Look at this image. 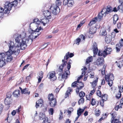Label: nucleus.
<instances>
[{
  "mask_svg": "<svg viewBox=\"0 0 123 123\" xmlns=\"http://www.w3.org/2000/svg\"><path fill=\"white\" fill-rule=\"evenodd\" d=\"M49 18H45L41 20V21L38 19H35L33 20V23L36 25L35 28H33V30H31L32 32H31V34L30 36L31 37L32 36V35H34L35 37L34 38H36L40 34V33L39 32V31L41 30H43V29L41 27L40 25V23H42L44 26L46 24L48 23L49 22Z\"/></svg>",
  "mask_w": 123,
  "mask_h": 123,
  "instance_id": "nucleus-1",
  "label": "nucleus"
},
{
  "mask_svg": "<svg viewBox=\"0 0 123 123\" xmlns=\"http://www.w3.org/2000/svg\"><path fill=\"white\" fill-rule=\"evenodd\" d=\"M106 50L103 51L100 50H98V48L97 45L95 42H94L92 45V49L93 54H110L112 51V49L110 48L106 47Z\"/></svg>",
  "mask_w": 123,
  "mask_h": 123,
  "instance_id": "nucleus-2",
  "label": "nucleus"
},
{
  "mask_svg": "<svg viewBox=\"0 0 123 123\" xmlns=\"http://www.w3.org/2000/svg\"><path fill=\"white\" fill-rule=\"evenodd\" d=\"M17 5V2L15 1H13L12 2L8 1L6 2L4 4V13H9L11 9L12 8L13 6H16Z\"/></svg>",
  "mask_w": 123,
  "mask_h": 123,
  "instance_id": "nucleus-3",
  "label": "nucleus"
},
{
  "mask_svg": "<svg viewBox=\"0 0 123 123\" xmlns=\"http://www.w3.org/2000/svg\"><path fill=\"white\" fill-rule=\"evenodd\" d=\"M19 37H17L15 39L16 44V46L20 47L22 49H24L27 46L26 39H19Z\"/></svg>",
  "mask_w": 123,
  "mask_h": 123,
  "instance_id": "nucleus-4",
  "label": "nucleus"
},
{
  "mask_svg": "<svg viewBox=\"0 0 123 123\" xmlns=\"http://www.w3.org/2000/svg\"><path fill=\"white\" fill-rule=\"evenodd\" d=\"M8 46L9 49V50L6 52V53H9V54H13L15 53L18 54L19 53L20 50L17 49L16 50H14L15 49L14 43V42L10 41L9 43Z\"/></svg>",
  "mask_w": 123,
  "mask_h": 123,
  "instance_id": "nucleus-5",
  "label": "nucleus"
},
{
  "mask_svg": "<svg viewBox=\"0 0 123 123\" xmlns=\"http://www.w3.org/2000/svg\"><path fill=\"white\" fill-rule=\"evenodd\" d=\"M74 55V54H66V55L64 57V59L62 60V62L63 63L59 67V70L60 72H62L63 71V67L65 66L66 65V62L64 61V60H67L69 57H71Z\"/></svg>",
  "mask_w": 123,
  "mask_h": 123,
  "instance_id": "nucleus-6",
  "label": "nucleus"
},
{
  "mask_svg": "<svg viewBox=\"0 0 123 123\" xmlns=\"http://www.w3.org/2000/svg\"><path fill=\"white\" fill-rule=\"evenodd\" d=\"M97 55L98 56L100 57L98 58L96 61V63L98 66H100L102 65L104 62V59L102 56H103L104 57H105L107 54Z\"/></svg>",
  "mask_w": 123,
  "mask_h": 123,
  "instance_id": "nucleus-7",
  "label": "nucleus"
},
{
  "mask_svg": "<svg viewBox=\"0 0 123 123\" xmlns=\"http://www.w3.org/2000/svg\"><path fill=\"white\" fill-rule=\"evenodd\" d=\"M50 11L52 13L55 15L59 12L60 9L56 5L53 4L50 7Z\"/></svg>",
  "mask_w": 123,
  "mask_h": 123,
  "instance_id": "nucleus-8",
  "label": "nucleus"
},
{
  "mask_svg": "<svg viewBox=\"0 0 123 123\" xmlns=\"http://www.w3.org/2000/svg\"><path fill=\"white\" fill-rule=\"evenodd\" d=\"M6 63L5 60V54H0V67H4Z\"/></svg>",
  "mask_w": 123,
  "mask_h": 123,
  "instance_id": "nucleus-9",
  "label": "nucleus"
},
{
  "mask_svg": "<svg viewBox=\"0 0 123 123\" xmlns=\"http://www.w3.org/2000/svg\"><path fill=\"white\" fill-rule=\"evenodd\" d=\"M6 97L5 100V103L6 105H8L12 103V99L11 98V95L10 92L7 93Z\"/></svg>",
  "mask_w": 123,
  "mask_h": 123,
  "instance_id": "nucleus-10",
  "label": "nucleus"
},
{
  "mask_svg": "<svg viewBox=\"0 0 123 123\" xmlns=\"http://www.w3.org/2000/svg\"><path fill=\"white\" fill-rule=\"evenodd\" d=\"M105 9H104L101 11L98 15L97 17L95 18V19L96 20L100 21L102 18L103 16L105 17L106 16V13Z\"/></svg>",
  "mask_w": 123,
  "mask_h": 123,
  "instance_id": "nucleus-11",
  "label": "nucleus"
},
{
  "mask_svg": "<svg viewBox=\"0 0 123 123\" xmlns=\"http://www.w3.org/2000/svg\"><path fill=\"white\" fill-rule=\"evenodd\" d=\"M47 77L49 79H51V80L54 81L56 79L55 72L52 71L49 72L47 74Z\"/></svg>",
  "mask_w": 123,
  "mask_h": 123,
  "instance_id": "nucleus-12",
  "label": "nucleus"
},
{
  "mask_svg": "<svg viewBox=\"0 0 123 123\" xmlns=\"http://www.w3.org/2000/svg\"><path fill=\"white\" fill-rule=\"evenodd\" d=\"M123 92V86H120L119 88V91L118 93H116L115 92L114 93L116 94V97L117 98L119 99L121 96V93Z\"/></svg>",
  "mask_w": 123,
  "mask_h": 123,
  "instance_id": "nucleus-13",
  "label": "nucleus"
},
{
  "mask_svg": "<svg viewBox=\"0 0 123 123\" xmlns=\"http://www.w3.org/2000/svg\"><path fill=\"white\" fill-rule=\"evenodd\" d=\"M123 46V39H121L119 43H118L116 45V49L117 52H119L121 48Z\"/></svg>",
  "mask_w": 123,
  "mask_h": 123,
  "instance_id": "nucleus-14",
  "label": "nucleus"
},
{
  "mask_svg": "<svg viewBox=\"0 0 123 123\" xmlns=\"http://www.w3.org/2000/svg\"><path fill=\"white\" fill-rule=\"evenodd\" d=\"M68 75L66 74L65 71L64 73H62L61 74H59L58 79L59 80H64L65 78H67V75Z\"/></svg>",
  "mask_w": 123,
  "mask_h": 123,
  "instance_id": "nucleus-15",
  "label": "nucleus"
},
{
  "mask_svg": "<svg viewBox=\"0 0 123 123\" xmlns=\"http://www.w3.org/2000/svg\"><path fill=\"white\" fill-rule=\"evenodd\" d=\"M12 54H5V60L7 63L10 62L13 59V57Z\"/></svg>",
  "mask_w": 123,
  "mask_h": 123,
  "instance_id": "nucleus-16",
  "label": "nucleus"
},
{
  "mask_svg": "<svg viewBox=\"0 0 123 123\" xmlns=\"http://www.w3.org/2000/svg\"><path fill=\"white\" fill-rule=\"evenodd\" d=\"M114 79V77L112 74H109L107 75H106L105 77V80L106 81L113 80Z\"/></svg>",
  "mask_w": 123,
  "mask_h": 123,
  "instance_id": "nucleus-17",
  "label": "nucleus"
},
{
  "mask_svg": "<svg viewBox=\"0 0 123 123\" xmlns=\"http://www.w3.org/2000/svg\"><path fill=\"white\" fill-rule=\"evenodd\" d=\"M72 62V60H70L68 62V63L67 65V67L68 70H66V69L65 70V73H66V74L67 75H69L70 74V72L69 71V69L71 67V63Z\"/></svg>",
  "mask_w": 123,
  "mask_h": 123,
  "instance_id": "nucleus-18",
  "label": "nucleus"
},
{
  "mask_svg": "<svg viewBox=\"0 0 123 123\" xmlns=\"http://www.w3.org/2000/svg\"><path fill=\"white\" fill-rule=\"evenodd\" d=\"M43 14L45 17L49 19H50L51 17V13L48 10H46L43 12Z\"/></svg>",
  "mask_w": 123,
  "mask_h": 123,
  "instance_id": "nucleus-19",
  "label": "nucleus"
},
{
  "mask_svg": "<svg viewBox=\"0 0 123 123\" xmlns=\"http://www.w3.org/2000/svg\"><path fill=\"white\" fill-rule=\"evenodd\" d=\"M43 103V100L42 99L38 100L36 102V106L37 108L38 107L42 106Z\"/></svg>",
  "mask_w": 123,
  "mask_h": 123,
  "instance_id": "nucleus-20",
  "label": "nucleus"
},
{
  "mask_svg": "<svg viewBox=\"0 0 123 123\" xmlns=\"http://www.w3.org/2000/svg\"><path fill=\"white\" fill-rule=\"evenodd\" d=\"M57 102L56 99H53L50 101L49 105L51 107H54L56 105Z\"/></svg>",
  "mask_w": 123,
  "mask_h": 123,
  "instance_id": "nucleus-21",
  "label": "nucleus"
},
{
  "mask_svg": "<svg viewBox=\"0 0 123 123\" xmlns=\"http://www.w3.org/2000/svg\"><path fill=\"white\" fill-rule=\"evenodd\" d=\"M13 96L16 97H18L20 96V91L18 90H15L13 92Z\"/></svg>",
  "mask_w": 123,
  "mask_h": 123,
  "instance_id": "nucleus-22",
  "label": "nucleus"
},
{
  "mask_svg": "<svg viewBox=\"0 0 123 123\" xmlns=\"http://www.w3.org/2000/svg\"><path fill=\"white\" fill-rule=\"evenodd\" d=\"M46 117L45 114L43 112H41L39 114V119L40 120L43 119Z\"/></svg>",
  "mask_w": 123,
  "mask_h": 123,
  "instance_id": "nucleus-23",
  "label": "nucleus"
},
{
  "mask_svg": "<svg viewBox=\"0 0 123 123\" xmlns=\"http://www.w3.org/2000/svg\"><path fill=\"white\" fill-rule=\"evenodd\" d=\"M21 93L22 94H29L30 93V91H29L28 88H25L22 91Z\"/></svg>",
  "mask_w": 123,
  "mask_h": 123,
  "instance_id": "nucleus-24",
  "label": "nucleus"
},
{
  "mask_svg": "<svg viewBox=\"0 0 123 123\" xmlns=\"http://www.w3.org/2000/svg\"><path fill=\"white\" fill-rule=\"evenodd\" d=\"M111 114L112 116L111 123H113V122H114V119L116 117L117 114L114 112H112L111 113Z\"/></svg>",
  "mask_w": 123,
  "mask_h": 123,
  "instance_id": "nucleus-25",
  "label": "nucleus"
},
{
  "mask_svg": "<svg viewBox=\"0 0 123 123\" xmlns=\"http://www.w3.org/2000/svg\"><path fill=\"white\" fill-rule=\"evenodd\" d=\"M26 34L24 32H23L22 33L19 34V35H18V36L17 37H19V39H25V36Z\"/></svg>",
  "mask_w": 123,
  "mask_h": 123,
  "instance_id": "nucleus-26",
  "label": "nucleus"
},
{
  "mask_svg": "<svg viewBox=\"0 0 123 123\" xmlns=\"http://www.w3.org/2000/svg\"><path fill=\"white\" fill-rule=\"evenodd\" d=\"M77 87H80V88L81 89L84 86L83 83L81 82H79V81H78L77 80Z\"/></svg>",
  "mask_w": 123,
  "mask_h": 123,
  "instance_id": "nucleus-27",
  "label": "nucleus"
},
{
  "mask_svg": "<svg viewBox=\"0 0 123 123\" xmlns=\"http://www.w3.org/2000/svg\"><path fill=\"white\" fill-rule=\"evenodd\" d=\"M96 29L95 27L90 28L89 30V33L91 34L94 33L96 32Z\"/></svg>",
  "mask_w": 123,
  "mask_h": 123,
  "instance_id": "nucleus-28",
  "label": "nucleus"
},
{
  "mask_svg": "<svg viewBox=\"0 0 123 123\" xmlns=\"http://www.w3.org/2000/svg\"><path fill=\"white\" fill-rule=\"evenodd\" d=\"M112 11V8L110 6H107L106 8V12L105 13L106 14H109Z\"/></svg>",
  "mask_w": 123,
  "mask_h": 123,
  "instance_id": "nucleus-29",
  "label": "nucleus"
},
{
  "mask_svg": "<svg viewBox=\"0 0 123 123\" xmlns=\"http://www.w3.org/2000/svg\"><path fill=\"white\" fill-rule=\"evenodd\" d=\"M112 39L111 38V36L108 35L106 36L105 38V42L108 43H110L111 41V40Z\"/></svg>",
  "mask_w": 123,
  "mask_h": 123,
  "instance_id": "nucleus-30",
  "label": "nucleus"
},
{
  "mask_svg": "<svg viewBox=\"0 0 123 123\" xmlns=\"http://www.w3.org/2000/svg\"><path fill=\"white\" fill-rule=\"evenodd\" d=\"M72 89L71 87H69L68 88L66 93V98L68 96V94H70V92L72 91Z\"/></svg>",
  "mask_w": 123,
  "mask_h": 123,
  "instance_id": "nucleus-31",
  "label": "nucleus"
},
{
  "mask_svg": "<svg viewBox=\"0 0 123 123\" xmlns=\"http://www.w3.org/2000/svg\"><path fill=\"white\" fill-rule=\"evenodd\" d=\"M96 78V80H94L92 84V86L93 88H94L97 84L98 78L97 77Z\"/></svg>",
  "mask_w": 123,
  "mask_h": 123,
  "instance_id": "nucleus-32",
  "label": "nucleus"
},
{
  "mask_svg": "<svg viewBox=\"0 0 123 123\" xmlns=\"http://www.w3.org/2000/svg\"><path fill=\"white\" fill-rule=\"evenodd\" d=\"M100 35L105 36L106 35L107 33L105 30H103V29H102L100 31Z\"/></svg>",
  "mask_w": 123,
  "mask_h": 123,
  "instance_id": "nucleus-33",
  "label": "nucleus"
},
{
  "mask_svg": "<svg viewBox=\"0 0 123 123\" xmlns=\"http://www.w3.org/2000/svg\"><path fill=\"white\" fill-rule=\"evenodd\" d=\"M85 109H81L80 108L77 111V114L78 116H80L81 114L84 111Z\"/></svg>",
  "mask_w": 123,
  "mask_h": 123,
  "instance_id": "nucleus-34",
  "label": "nucleus"
},
{
  "mask_svg": "<svg viewBox=\"0 0 123 123\" xmlns=\"http://www.w3.org/2000/svg\"><path fill=\"white\" fill-rule=\"evenodd\" d=\"M26 44L30 45L32 43V40L31 38H28L27 39H26Z\"/></svg>",
  "mask_w": 123,
  "mask_h": 123,
  "instance_id": "nucleus-35",
  "label": "nucleus"
},
{
  "mask_svg": "<svg viewBox=\"0 0 123 123\" xmlns=\"http://www.w3.org/2000/svg\"><path fill=\"white\" fill-rule=\"evenodd\" d=\"M106 66V65L104 64L102 69L101 70L102 74L103 75H104L105 74V70Z\"/></svg>",
  "mask_w": 123,
  "mask_h": 123,
  "instance_id": "nucleus-36",
  "label": "nucleus"
},
{
  "mask_svg": "<svg viewBox=\"0 0 123 123\" xmlns=\"http://www.w3.org/2000/svg\"><path fill=\"white\" fill-rule=\"evenodd\" d=\"M92 56L89 57L86 60V64H87L91 62L92 60Z\"/></svg>",
  "mask_w": 123,
  "mask_h": 123,
  "instance_id": "nucleus-37",
  "label": "nucleus"
},
{
  "mask_svg": "<svg viewBox=\"0 0 123 123\" xmlns=\"http://www.w3.org/2000/svg\"><path fill=\"white\" fill-rule=\"evenodd\" d=\"M74 4V2L73 0H69L68 5L69 7H71L73 6Z\"/></svg>",
  "mask_w": 123,
  "mask_h": 123,
  "instance_id": "nucleus-38",
  "label": "nucleus"
},
{
  "mask_svg": "<svg viewBox=\"0 0 123 123\" xmlns=\"http://www.w3.org/2000/svg\"><path fill=\"white\" fill-rule=\"evenodd\" d=\"M4 12V9L3 8L0 7V17H1L3 15V12Z\"/></svg>",
  "mask_w": 123,
  "mask_h": 123,
  "instance_id": "nucleus-39",
  "label": "nucleus"
},
{
  "mask_svg": "<svg viewBox=\"0 0 123 123\" xmlns=\"http://www.w3.org/2000/svg\"><path fill=\"white\" fill-rule=\"evenodd\" d=\"M49 100L50 101L52 100L53 99H56L54 98V96L52 94H51L49 95L48 96Z\"/></svg>",
  "mask_w": 123,
  "mask_h": 123,
  "instance_id": "nucleus-40",
  "label": "nucleus"
},
{
  "mask_svg": "<svg viewBox=\"0 0 123 123\" xmlns=\"http://www.w3.org/2000/svg\"><path fill=\"white\" fill-rule=\"evenodd\" d=\"M80 41V39L78 37L76 39V40L75 41L74 43L79 45V43Z\"/></svg>",
  "mask_w": 123,
  "mask_h": 123,
  "instance_id": "nucleus-41",
  "label": "nucleus"
},
{
  "mask_svg": "<svg viewBox=\"0 0 123 123\" xmlns=\"http://www.w3.org/2000/svg\"><path fill=\"white\" fill-rule=\"evenodd\" d=\"M117 65L120 68H121L123 66L122 62V61L119 62L117 64Z\"/></svg>",
  "mask_w": 123,
  "mask_h": 123,
  "instance_id": "nucleus-42",
  "label": "nucleus"
},
{
  "mask_svg": "<svg viewBox=\"0 0 123 123\" xmlns=\"http://www.w3.org/2000/svg\"><path fill=\"white\" fill-rule=\"evenodd\" d=\"M97 21L95 19V18L94 19H93L92 20L89 24V25L90 26L92 25L93 24H94Z\"/></svg>",
  "mask_w": 123,
  "mask_h": 123,
  "instance_id": "nucleus-43",
  "label": "nucleus"
},
{
  "mask_svg": "<svg viewBox=\"0 0 123 123\" xmlns=\"http://www.w3.org/2000/svg\"><path fill=\"white\" fill-rule=\"evenodd\" d=\"M79 38L80 39V41L81 40V42L83 41L85 38V36L83 35H80Z\"/></svg>",
  "mask_w": 123,
  "mask_h": 123,
  "instance_id": "nucleus-44",
  "label": "nucleus"
},
{
  "mask_svg": "<svg viewBox=\"0 0 123 123\" xmlns=\"http://www.w3.org/2000/svg\"><path fill=\"white\" fill-rule=\"evenodd\" d=\"M107 95L106 94H104L102 95V99L104 100V101H106L107 99Z\"/></svg>",
  "mask_w": 123,
  "mask_h": 123,
  "instance_id": "nucleus-45",
  "label": "nucleus"
},
{
  "mask_svg": "<svg viewBox=\"0 0 123 123\" xmlns=\"http://www.w3.org/2000/svg\"><path fill=\"white\" fill-rule=\"evenodd\" d=\"M117 9L123 12V5H121L117 7Z\"/></svg>",
  "mask_w": 123,
  "mask_h": 123,
  "instance_id": "nucleus-46",
  "label": "nucleus"
},
{
  "mask_svg": "<svg viewBox=\"0 0 123 123\" xmlns=\"http://www.w3.org/2000/svg\"><path fill=\"white\" fill-rule=\"evenodd\" d=\"M118 19V17L117 14H115L114 16L113 20L114 21H117Z\"/></svg>",
  "mask_w": 123,
  "mask_h": 123,
  "instance_id": "nucleus-47",
  "label": "nucleus"
},
{
  "mask_svg": "<svg viewBox=\"0 0 123 123\" xmlns=\"http://www.w3.org/2000/svg\"><path fill=\"white\" fill-rule=\"evenodd\" d=\"M95 113L96 116H98L100 115V111L99 110H95Z\"/></svg>",
  "mask_w": 123,
  "mask_h": 123,
  "instance_id": "nucleus-48",
  "label": "nucleus"
},
{
  "mask_svg": "<svg viewBox=\"0 0 123 123\" xmlns=\"http://www.w3.org/2000/svg\"><path fill=\"white\" fill-rule=\"evenodd\" d=\"M85 95V93L83 92H80L79 94V96L80 97H84Z\"/></svg>",
  "mask_w": 123,
  "mask_h": 123,
  "instance_id": "nucleus-49",
  "label": "nucleus"
},
{
  "mask_svg": "<svg viewBox=\"0 0 123 123\" xmlns=\"http://www.w3.org/2000/svg\"><path fill=\"white\" fill-rule=\"evenodd\" d=\"M77 81H75L72 83L71 85V86L72 87H77Z\"/></svg>",
  "mask_w": 123,
  "mask_h": 123,
  "instance_id": "nucleus-50",
  "label": "nucleus"
},
{
  "mask_svg": "<svg viewBox=\"0 0 123 123\" xmlns=\"http://www.w3.org/2000/svg\"><path fill=\"white\" fill-rule=\"evenodd\" d=\"M97 94L99 97H101L102 95L101 92L99 90H98L97 91Z\"/></svg>",
  "mask_w": 123,
  "mask_h": 123,
  "instance_id": "nucleus-51",
  "label": "nucleus"
},
{
  "mask_svg": "<svg viewBox=\"0 0 123 123\" xmlns=\"http://www.w3.org/2000/svg\"><path fill=\"white\" fill-rule=\"evenodd\" d=\"M84 102V99L83 98H81L78 101V103L79 104L83 103Z\"/></svg>",
  "mask_w": 123,
  "mask_h": 123,
  "instance_id": "nucleus-52",
  "label": "nucleus"
},
{
  "mask_svg": "<svg viewBox=\"0 0 123 123\" xmlns=\"http://www.w3.org/2000/svg\"><path fill=\"white\" fill-rule=\"evenodd\" d=\"M111 38L112 39H114L115 36V32H112L111 34Z\"/></svg>",
  "mask_w": 123,
  "mask_h": 123,
  "instance_id": "nucleus-53",
  "label": "nucleus"
},
{
  "mask_svg": "<svg viewBox=\"0 0 123 123\" xmlns=\"http://www.w3.org/2000/svg\"><path fill=\"white\" fill-rule=\"evenodd\" d=\"M55 3L56 5H61V2L60 0H56Z\"/></svg>",
  "mask_w": 123,
  "mask_h": 123,
  "instance_id": "nucleus-54",
  "label": "nucleus"
},
{
  "mask_svg": "<svg viewBox=\"0 0 123 123\" xmlns=\"http://www.w3.org/2000/svg\"><path fill=\"white\" fill-rule=\"evenodd\" d=\"M96 103V101H95V99H94L93 98H92V102L91 103V104H92V105L93 106L94 105H95Z\"/></svg>",
  "mask_w": 123,
  "mask_h": 123,
  "instance_id": "nucleus-55",
  "label": "nucleus"
},
{
  "mask_svg": "<svg viewBox=\"0 0 123 123\" xmlns=\"http://www.w3.org/2000/svg\"><path fill=\"white\" fill-rule=\"evenodd\" d=\"M44 120H43V123H49L48 120V118L47 117H46L44 118Z\"/></svg>",
  "mask_w": 123,
  "mask_h": 123,
  "instance_id": "nucleus-56",
  "label": "nucleus"
},
{
  "mask_svg": "<svg viewBox=\"0 0 123 123\" xmlns=\"http://www.w3.org/2000/svg\"><path fill=\"white\" fill-rule=\"evenodd\" d=\"M113 80H111L110 81H108V84L110 86H111L113 84Z\"/></svg>",
  "mask_w": 123,
  "mask_h": 123,
  "instance_id": "nucleus-57",
  "label": "nucleus"
},
{
  "mask_svg": "<svg viewBox=\"0 0 123 123\" xmlns=\"http://www.w3.org/2000/svg\"><path fill=\"white\" fill-rule=\"evenodd\" d=\"M3 107V105L2 104H0V114L2 111Z\"/></svg>",
  "mask_w": 123,
  "mask_h": 123,
  "instance_id": "nucleus-58",
  "label": "nucleus"
},
{
  "mask_svg": "<svg viewBox=\"0 0 123 123\" xmlns=\"http://www.w3.org/2000/svg\"><path fill=\"white\" fill-rule=\"evenodd\" d=\"M54 110L53 108H50L49 110V113L50 114H51L52 115L53 114V112Z\"/></svg>",
  "mask_w": 123,
  "mask_h": 123,
  "instance_id": "nucleus-59",
  "label": "nucleus"
},
{
  "mask_svg": "<svg viewBox=\"0 0 123 123\" xmlns=\"http://www.w3.org/2000/svg\"><path fill=\"white\" fill-rule=\"evenodd\" d=\"M95 91L94 89H93V90H92L91 92L90 93V95H87V96H90L91 95H92L95 92Z\"/></svg>",
  "mask_w": 123,
  "mask_h": 123,
  "instance_id": "nucleus-60",
  "label": "nucleus"
},
{
  "mask_svg": "<svg viewBox=\"0 0 123 123\" xmlns=\"http://www.w3.org/2000/svg\"><path fill=\"white\" fill-rule=\"evenodd\" d=\"M85 73H84L83 72H82L81 75L78 78L77 80V81H79L80 79L82 77L83 75H85Z\"/></svg>",
  "mask_w": 123,
  "mask_h": 123,
  "instance_id": "nucleus-61",
  "label": "nucleus"
},
{
  "mask_svg": "<svg viewBox=\"0 0 123 123\" xmlns=\"http://www.w3.org/2000/svg\"><path fill=\"white\" fill-rule=\"evenodd\" d=\"M69 1L68 0H64L63 1V4L65 5H66L68 3Z\"/></svg>",
  "mask_w": 123,
  "mask_h": 123,
  "instance_id": "nucleus-62",
  "label": "nucleus"
},
{
  "mask_svg": "<svg viewBox=\"0 0 123 123\" xmlns=\"http://www.w3.org/2000/svg\"><path fill=\"white\" fill-rule=\"evenodd\" d=\"M48 45V43H47L46 44H45L43 45L42 47V48L41 49H43L45 48Z\"/></svg>",
  "mask_w": 123,
  "mask_h": 123,
  "instance_id": "nucleus-63",
  "label": "nucleus"
},
{
  "mask_svg": "<svg viewBox=\"0 0 123 123\" xmlns=\"http://www.w3.org/2000/svg\"><path fill=\"white\" fill-rule=\"evenodd\" d=\"M120 122H119L118 120L114 119V122H113V123H120Z\"/></svg>",
  "mask_w": 123,
  "mask_h": 123,
  "instance_id": "nucleus-64",
  "label": "nucleus"
}]
</instances>
